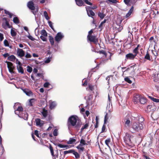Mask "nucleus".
I'll use <instances>...</instances> for the list:
<instances>
[{"instance_id": "f257e3e1", "label": "nucleus", "mask_w": 159, "mask_h": 159, "mask_svg": "<svg viewBox=\"0 0 159 159\" xmlns=\"http://www.w3.org/2000/svg\"><path fill=\"white\" fill-rule=\"evenodd\" d=\"M70 125L74 128L79 129L80 127L81 123L78 117L76 116H72L68 120Z\"/></svg>"}, {"instance_id": "f03ea898", "label": "nucleus", "mask_w": 159, "mask_h": 159, "mask_svg": "<svg viewBox=\"0 0 159 159\" xmlns=\"http://www.w3.org/2000/svg\"><path fill=\"white\" fill-rule=\"evenodd\" d=\"M144 126L143 122H134L132 123L131 128L134 131L139 132L143 129Z\"/></svg>"}, {"instance_id": "7ed1b4c3", "label": "nucleus", "mask_w": 159, "mask_h": 159, "mask_svg": "<svg viewBox=\"0 0 159 159\" xmlns=\"http://www.w3.org/2000/svg\"><path fill=\"white\" fill-rule=\"evenodd\" d=\"M27 6L29 9L33 11L32 12L34 15H35L38 11V7H36L34 6V2L33 1H30L28 3Z\"/></svg>"}, {"instance_id": "20e7f679", "label": "nucleus", "mask_w": 159, "mask_h": 159, "mask_svg": "<svg viewBox=\"0 0 159 159\" xmlns=\"http://www.w3.org/2000/svg\"><path fill=\"white\" fill-rule=\"evenodd\" d=\"M6 62L7 64V67L9 72L11 73H14V70L15 69V67L12 63L10 62L7 61H6Z\"/></svg>"}, {"instance_id": "39448f33", "label": "nucleus", "mask_w": 159, "mask_h": 159, "mask_svg": "<svg viewBox=\"0 0 159 159\" xmlns=\"http://www.w3.org/2000/svg\"><path fill=\"white\" fill-rule=\"evenodd\" d=\"M133 138V136L130 134H126L124 139L125 143L129 145L132 143V139Z\"/></svg>"}, {"instance_id": "423d86ee", "label": "nucleus", "mask_w": 159, "mask_h": 159, "mask_svg": "<svg viewBox=\"0 0 159 159\" xmlns=\"http://www.w3.org/2000/svg\"><path fill=\"white\" fill-rule=\"evenodd\" d=\"M16 63L17 64L16 67L18 72L21 74L24 73V70L21 66L20 62L18 61L17 59H16Z\"/></svg>"}, {"instance_id": "0eeeda50", "label": "nucleus", "mask_w": 159, "mask_h": 159, "mask_svg": "<svg viewBox=\"0 0 159 159\" xmlns=\"http://www.w3.org/2000/svg\"><path fill=\"white\" fill-rule=\"evenodd\" d=\"M63 37V34L61 32H58L55 37V40L58 43Z\"/></svg>"}, {"instance_id": "6e6552de", "label": "nucleus", "mask_w": 159, "mask_h": 159, "mask_svg": "<svg viewBox=\"0 0 159 159\" xmlns=\"http://www.w3.org/2000/svg\"><path fill=\"white\" fill-rule=\"evenodd\" d=\"M86 9L89 16L92 17L95 15L94 12L92 10L89 9V7H86Z\"/></svg>"}, {"instance_id": "1a4fd4ad", "label": "nucleus", "mask_w": 159, "mask_h": 159, "mask_svg": "<svg viewBox=\"0 0 159 159\" xmlns=\"http://www.w3.org/2000/svg\"><path fill=\"white\" fill-rule=\"evenodd\" d=\"M17 55L20 57H22L24 56L25 52L22 49L17 48Z\"/></svg>"}, {"instance_id": "9d476101", "label": "nucleus", "mask_w": 159, "mask_h": 159, "mask_svg": "<svg viewBox=\"0 0 159 159\" xmlns=\"http://www.w3.org/2000/svg\"><path fill=\"white\" fill-rule=\"evenodd\" d=\"M87 38L90 42L96 43L97 41L96 37L95 36L92 35H88Z\"/></svg>"}, {"instance_id": "9b49d317", "label": "nucleus", "mask_w": 159, "mask_h": 159, "mask_svg": "<svg viewBox=\"0 0 159 159\" xmlns=\"http://www.w3.org/2000/svg\"><path fill=\"white\" fill-rule=\"evenodd\" d=\"M18 116L20 117L23 118L25 120H27L28 118V115L25 111L23 112L22 114H18Z\"/></svg>"}, {"instance_id": "f8f14e48", "label": "nucleus", "mask_w": 159, "mask_h": 159, "mask_svg": "<svg viewBox=\"0 0 159 159\" xmlns=\"http://www.w3.org/2000/svg\"><path fill=\"white\" fill-rule=\"evenodd\" d=\"M135 56L134 54L131 53L128 54L126 55L125 57L127 59L133 60L135 57Z\"/></svg>"}, {"instance_id": "ddd939ff", "label": "nucleus", "mask_w": 159, "mask_h": 159, "mask_svg": "<svg viewBox=\"0 0 159 159\" xmlns=\"http://www.w3.org/2000/svg\"><path fill=\"white\" fill-rule=\"evenodd\" d=\"M23 92L25 93L28 96H31L32 95V93L31 91L29 89H25L23 90Z\"/></svg>"}, {"instance_id": "4468645a", "label": "nucleus", "mask_w": 159, "mask_h": 159, "mask_svg": "<svg viewBox=\"0 0 159 159\" xmlns=\"http://www.w3.org/2000/svg\"><path fill=\"white\" fill-rule=\"evenodd\" d=\"M104 10H102L101 11L98 13V15L101 19H103L106 16V14L104 13Z\"/></svg>"}, {"instance_id": "2eb2a0df", "label": "nucleus", "mask_w": 159, "mask_h": 159, "mask_svg": "<svg viewBox=\"0 0 159 159\" xmlns=\"http://www.w3.org/2000/svg\"><path fill=\"white\" fill-rule=\"evenodd\" d=\"M140 96L139 94H137L134 96L133 101L134 103H137L139 101Z\"/></svg>"}, {"instance_id": "dca6fc26", "label": "nucleus", "mask_w": 159, "mask_h": 159, "mask_svg": "<svg viewBox=\"0 0 159 159\" xmlns=\"http://www.w3.org/2000/svg\"><path fill=\"white\" fill-rule=\"evenodd\" d=\"M139 102L142 104H144L147 102V99L144 97L140 96Z\"/></svg>"}, {"instance_id": "f3484780", "label": "nucleus", "mask_w": 159, "mask_h": 159, "mask_svg": "<svg viewBox=\"0 0 159 159\" xmlns=\"http://www.w3.org/2000/svg\"><path fill=\"white\" fill-rule=\"evenodd\" d=\"M131 124V122L129 118H127L125 120V125L126 127H129Z\"/></svg>"}, {"instance_id": "a211bd4d", "label": "nucleus", "mask_w": 159, "mask_h": 159, "mask_svg": "<svg viewBox=\"0 0 159 159\" xmlns=\"http://www.w3.org/2000/svg\"><path fill=\"white\" fill-rule=\"evenodd\" d=\"M23 110V108L21 107H19L15 111V113L18 115L19 114H21Z\"/></svg>"}, {"instance_id": "6ab92c4d", "label": "nucleus", "mask_w": 159, "mask_h": 159, "mask_svg": "<svg viewBox=\"0 0 159 159\" xmlns=\"http://www.w3.org/2000/svg\"><path fill=\"white\" fill-rule=\"evenodd\" d=\"M50 108L51 109L54 108L56 106L57 104L55 102H52L51 100L49 101Z\"/></svg>"}, {"instance_id": "aec40b11", "label": "nucleus", "mask_w": 159, "mask_h": 159, "mask_svg": "<svg viewBox=\"0 0 159 159\" xmlns=\"http://www.w3.org/2000/svg\"><path fill=\"white\" fill-rule=\"evenodd\" d=\"M133 10V7H132L129 11L126 14L125 17L126 18H129Z\"/></svg>"}, {"instance_id": "412c9836", "label": "nucleus", "mask_w": 159, "mask_h": 159, "mask_svg": "<svg viewBox=\"0 0 159 159\" xmlns=\"http://www.w3.org/2000/svg\"><path fill=\"white\" fill-rule=\"evenodd\" d=\"M36 124L37 125L42 126L43 125V121H41L39 119H37L35 120Z\"/></svg>"}, {"instance_id": "4be33fe9", "label": "nucleus", "mask_w": 159, "mask_h": 159, "mask_svg": "<svg viewBox=\"0 0 159 159\" xmlns=\"http://www.w3.org/2000/svg\"><path fill=\"white\" fill-rule=\"evenodd\" d=\"M16 58L13 55L10 56H9L7 58L8 60L12 61H14L15 60Z\"/></svg>"}, {"instance_id": "5701e85b", "label": "nucleus", "mask_w": 159, "mask_h": 159, "mask_svg": "<svg viewBox=\"0 0 159 159\" xmlns=\"http://www.w3.org/2000/svg\"><path fill=\"white\" fill-rule=\"evenodd\" d=\"M76 4L79 6H82L84 3L83 1L82 0H75Z\"/></svg>"}, {"instance_id": "b1692460", "label": "nucleus", "mask_w": 159, "mask_h": 159, "mask_svg": "<svg viewBox=\"0 0 159 159\" xmlns=\"http://www.w3.org/2000/svg\"><path fill=\"white\" fill-rule=\"evenodd\" d=\"M139 45H138L137 47L134 50L133 52L134 54L136 56L138 53L139 47Z\"/></svg>"}, {"instance_id": "393cba45", "label": "nucleus", "mask_w": 159, "mask_h": 159, "mask_svg": "<svg viewBox=\"0 0 159 159\" xmlns=\"http://www.w3.org/2000/svg\"><path fill=\"white\" fill-rule=\"evenodd\" d=\"M42 114L43 115V116L45 117L47 116L48 114L47 111L45 110L44 109H43L41 112Z\"/></svg>"}, {"instance_id": "a878e982", "label": "nucleus", "mask_w": 159, "mask_h": 159, "mask_svg": "<svg viewBox=\"0 0 159 159\" xmlns=\"http://www.w3.org/2000/svg\"><path fill=\"white\" fill-rule=\"evenodd\" d=\"M76 141V140L73 138H70V139L69 140L67 141L68 144H72Z\"/></svg>"}, {"instance_id": "bb28decb", "label": "nucleus", "mask_w": 159, "mask_h": 159, "mask_svg": "<svg viewBox=\"0 0 159 159\" xmlns=\"http://www.w3.org/2000/svg\"><path fill=\"white\" fill-rule=\"evenodd\" d=\"M148 97L153 102L157 103L159 102V99L154 98L150 96H148Z\"/></svg>"}, {"instance_id": "cd10ccee", "label": "nucleus", "mask_w": 159, "mask_h": 159, "mask_svg": "<svg viewBox=\"0 0 159 159\" xmlns=\"http://www.w3.org/2000/svg\"><path fill=\"white\" fill-rule=\"evenodd\" d=\"M11 35L12 37H15L16 35V33L15 31L13 29H11Z\"/></svg>"}, {"instance_id": "c85d7f7f", "label": "nucleus", "mask_w": 159, "mask_h": 159, "mask_svg": "<svg viewBox=\"0 0 159 159\" xmlns=\"http://www.w3.org/2000/svg\"><path fill=\"white\" fill-rule=\"evenodd\" d=\"M41 34L44 36H47V33L45 30H43L41 32Z\"/></svg>"}, {"instance_id": "c756f323", "label": "nucleus", "mask_w": 159, "mask_h": 159, "mask_svg": "<svg viewBox=\"0 0 159 159\" xmlns=\"http://www.w3.org/2000/svg\"><path fill=\"white\" fill-rule=\"evenodd\" d=\"M89 126L88 124L86 123L82 127L81 129V132H82L83 130L84 129H87Z\"/></svg>"}, {"instance_id": "7c9ffc66", "label": "nucleus", "mask_w": 159, "mask_h": 159, "mask_svg": "<svg viewBox=\"0 0 159 159\" xmlns=\"http://www.w3.org/2000/svg\"><path fill=\"white\" fill-rule=\"evenodd\" d=\"M52 57H49L48 58H46L44 60V62L45 63H49L51 61Z\"/></svg>"}, {"instance_id": "2f4dec72", "label": "nucleus", "mask_w": 159, "mask_h": 159, "mask_svg": "<svg viewBox=\"0 0 159 159\" xmlns=\"http://www.w3.org/2000/svg\"><path fill=\"white\" fill-rule=\"evenodd\" d=\"M111 142V140L110 139H107L105 141V143L107 145L109 148H110L109 146V144Z\"/></svg>"}, {"instance_id": "473e14b6", "label": "nucleus", "mask_w": 159, "mask_h": 159, "mask_svg": "<svg viewBox=\"0 0 159 159\" xmlns=\"http://www.w3.org/2000/svg\"><path fill=\"white\" fill-rule=\"evenodd\" d=\"M77 148L78 149L81 151H83L84 149V148L82 147V145H81V144H80L77 147Z\"/></svg>"}, {"instance_id": "72a5a7b5", "label": "nucleus", "mask_w": 159, "mask_h": 159, "mask_svg": "<svg viewBox=\"0 0 159 159\" xmlns=\"http://www.w3.org/2000/svg\"><path fill=\"white\" fill-rule=\"evenodd\" d=\"M58 146L61 148H65L67 149L68 148V146L67 145H64L61 144H59L58 145Z\"/></svg>"}, {"instance_id": "f704fd0d", "label": "nucleus", "mask_w": 159, "mask_h": 159, "mask_svg": "<svg viewBox=\"0 0 159 159\" xmlns=\"http://www.w3.org/2000/svg\"><path fill=\"white\" fill-rule=\"evenodd\" d=\"M43 15L46 19L47 20L49 19V18L47 12L46 11H44Z\"/></svg>"}, {"instance_id": "c9c22d12", "label": "nucleus", "mask_w": 159, "mask_h": 159, "mask_svg": "<svg viewBox=\"0 0 159 159\" xmlns=\"http://www.w3.org/2000/svg\"><path fill=\"white\" fill-rule=\"evenodd\" d=\"M13 21L14 23H15L16 24H18L19 23V20L18 18L16 17H14V18L13 19Z\"/></svg>"}, {"instance_id": "e433bc0d", "label": "nucleus", "mask_w": 159, "mask_h": 159, "mask_svg": "<svg viewBox=\"0 0 159 159\" xmlns=\"http://www.w3.org/2000/svg\"><path fill=\"white\" fill-rule=\"evenodd\" d=\"M73 153L74 154V155L75 156V157L76 158H78L79 157L80 155L77 152L74 151H73Z\"/></svg>"}, {"instance_id": "4c0bfd02", "label": "nucleus", "mask_w": 159, "mask_h": 159, "mask_svg": "<svg viewBox=\"0 0 159 159\" xmlns=\"http://www.w3.org/2000/svg\"><path fill=\"white\" fill-rule=\"evenodd\" d=\"M49 40L51 44L52 45H53L54 43V41L53 38L52 37H50L49 39Z\"/></svg>"}, {"instance_id": "58836bf2", "label": "nucleus", "mask_w": 159, "mask_h": 159, "mask_svg": "<svg viewBox=\"0 0 159 159\" xmlns=\"http://www.w3.org/2000/svg\"><path fill=\"white\" fill-rule=\"evenodd\" d=\"M26 70H27V71H28V72H29L30 73L32 71V68L31 67H30L29 66H28L27 67Z\"/></svg>"}, {"instance_id": "ea45409f", "label": "nucleus", "mask_w": 159, "mask_h": 159, "mask_svg": "<svg viewBox=\"0 0 159 159\" xmlns=\"http://www.w3.org/2000/svg\"><path fill=\"white\" fill-rule=\"evenodd\" d=\"M125 80L129 84H131L132 83V81L131 80H130V79L127 77L125 78Z\"/></svg>"}, {"instance_id": "a19ab883", "label": "nucleus", "mask_w": 159, "mask_h": 159, "mask_svg": "<svg viewBox=\"0 0 159 159\" xmlns=\"http://www.w3.org/2000/svg\"><path fill=\"white\" fill-rule=\"evenodd\" d=\"M48 24L49 26L53 30V27L52 26V23L50 21H48Z\"/></svg>"}, {"instance_id": "79ce46f5", "label": "nucleus", "mask_w": 159, "mask_h": 159, "mask_svg": "<svg viewBox=\"0 0 159 159\" xmlns=\"http://www.w3.org/2000/svg\"><path fill=\"white\" fill-rule=\"evenodd\" d=\"M80 144H81V145H85L86 143L85 141L83 139H81L80 141Z\"/></svg>"}, {"instance_id": "37998d69", "label": "nucleus", "mask_w": 159, "mask_h": 159, "mask_svg": "<svg viewBox=\"0 0 159 159\" xmlns=\"http://www.w3.org/2000/svg\"><path fill=\"white\" fill-rule=\"evenodd\" d=\"M145 59H146L148 60H150V57L149 54L148 52L146 54L145 56L144 57Z\"/></svg>"}, {"instance_id": "c03bdc74", "label": "nucleus", "mask_w": 159, "mask_h": 159, "mask_svg": "<svg viewBox=\"0 0 159 159\" xmlns=\"http://www.w3.org/2000/svg\"><path fill=\"white\" fill-rule=\"evenodd\" d=\"M73 150H70L68 151H64V153L65 154H67L68 153H73Z\"/></svg>"}, {"instance_id": "a18cd8bd", "label": "nucleus", "mask_w": 159, "mask_h": 159, "mask_svg": "<svg viewBox=\"0 0 159 159\" xmlns=\"http://www.w3.org/2000/svg\"><path fill=\"white\" fill-rule=\"evenodd\" d=\"M83 1L85 2V3L88 5L92 6L93 5V4L92 3H91L89 2V1L88 0H83Z\"/></svg>"}, {"instance_id": "49530a36", "label": "nucleus", "mask_w": 159, "mask_h": 159, "mask_svg": "<svg viewBox=\"0 0 159 159\" xmlns=\"http://www.w3.org/2000/svg\"><path fill=\"white\" fill-rule=\"evenodd\" d=\"M46 36H44L41 35L40 36L41 39L43 41H46L47 40V39L45 37Z\"/></svg>"}, {"instance_id": "de8ad7c7", "label": "nucleus", "mask_w": 159, "mask_h": 159, "mask_svg": "<svg viewBox=\"0 0 159 159\" xmlns=\"http://www.w3.org/2000/svg\"><path fill=\"white\" fill-rule=\"evenodd\" d=\"M34 100V99H30L29 100V101L28 102V105L29 106H32V103L33 102V101Z\"/></svg>"}, {"instance_id": "09e8293b", "label": "nucleus", "mask_w": 159, "mask_h": 159, "mask_svg": "<svg viewBox=\"0 0 159 159\" xmlns=\"http://www.w3.org/2000/svg\"><path fill=\"white\" fill-rule=\"evenodd\" d=\"M53 135L54 136H57L58 134L57 130V129H55L53 132Z\"/></svg>"}, {"instance_id": "8fccbe9b", "label": "nucleus", "mask_w": 159, "mask_h": 159, "mask_svg": "<svg viewBox=\"0 0 159 159\" xmlns=\"http://www.w3.org/2000/svg\"><path fill=\"white\" fill-rule=\"evenodd\" d=\"M108 1L112 3H116L117 2V0H107L106 1V2L108 3Z\"/></svg>"}, {"instance_id": "3c124183", "label": "nucleus", "mask_w": 159, "mask_h": 159, "mask_svg": "<svg viewBox=\"0 0 159 159\" xmlns=\"http://www.w3.org/2000/svg\"><path fill=\"white\" fill-rule=\"evenodd\" d=\"M5 12L6 14L8 15L10 18H11V14L8 11H7L6 10H5Z\"/></svg>"}, {"instance_id": "603ef678", "label": "nucleus", "mask_w": 159, "mask_h": 159, "mask_svg": "<svg viewBox=\"0 0 159 159\" xmlns=\"http://www.w3.org/2000/svg\"><path fill=\"white\" fill-rule=\"evenodd\" d=\"M50 149L51 155H52V156H54V152H53V149L52 148V147L50 146Z\"/></svg>"}, {"instance_id": "864d4df0", "label": "nucleus", "mask_w": 159, "mask_h": 159, "mask_svg": "<svg viewBox=\"0 0 159 159\" xmlns=\"http://www.w3.org/2000/svg\"><path fill=\"white\" fill-rule=\"evenodd\" d=\"M89 89L90 90L92 91L93 89L94 86L92 85V84H89Z\"/></svg>"}, {"instance_id": "5fc2aeb1", "label": "nucleus", "mask_w": 159, "mask_h": 159, "mask_svg": "<svg viewBox=\"0 0 159 159\" xmlns=\"http://www.w3.org/2000/svg\"><path fill=\"white\" fill-rule=\"evenodd\" d=\"M25 57L26 58H31L32 57V56L29 53L27 52L25 56Z\"/></svg>"}, {"instance_id": "6e6d98bb", "label": "nucleus", "mask_w": 159, "mask_h": 159, "mask_svg": "<svg viewBox=\"0 0 159 159\" xmlns=\"http://www.w3.org/2000/svg\"><path fill=\"white\" fill-rule=\"evenodd\" d=\"M4 45L6 46H9V44L8 42L6 40H4Z\"/></svg>"}, {"instance_id": "4d7b16f0", "label": "nucleus", "mask_w": 159, "mask_h": 159, "mask_svg": "<svg viewBox=\"0 0 159 159\" xmlns=\"http://www.w3.org/2000/svg\"><path fill=\"white\" fill-rule=\"evenodd\" d=\"M106 22V20L105 19L103 21H102L100 23V25H99V27L100 28L101 26H102V25L105 23Z\"/></svg>"}, {"instance_id": "13d9d810", "label": "nucleus", "mask_w": 159, "mask_h": 159, "mask_svg": "<svg viewBox=\"0 0 159 159\" xmlns=\"http://www.w3.org/2000/svg\"><path fill=\"white\" fill-rule=\"evenodd\" d=\"M152 53L154 56L156 58L157 56V53L156 51H152Z\"/></svg>"}, {"instance_id": "bf43d9fd", "label": "nucleus", "mask_w": 159, "mask_h": 159, "mask_svg": "<svg viewBox=\"0 0 159 159\" xmlns=\"http://www.w3.org/2000/svg\"><path fill=\"white\" fill-rule=\"evenodd\" d=\"M49 84L48 82H46L44 84V87L47 88L49 85Z\"/></svg>"}, {"instance_id": "052dcab7", "label": "nucleus", "mask_w": 159, "mask_h": 159, "mask_svg": "<svg viewBox=\"0 0 159 159\" xmlns=\"http://www.w3.org/2000/svg\"><path fill=\"white\" fill-rule=\"evenodd\" d=\"M27 37L29 39L31 40H34V39L33 37L30 35H29L28 36H27Z\"/></svg>"}, {"instance_id": "680f3d73", "label": "nucleus", "mask_w": 159, "mask_h": 159, "mask_svg": "<svg viewBox=\"0 0 159 159\" xmlns=\"http://www.w3.org/2000/svg\"><path fill=\"white\" fill-rule=\"evenodd\" d=\"M97 7L96 5H94L93 7H89V9H94L97 8Z\"/></svg>"}, {"instance_id": "e2e57ef3", "label": "nucleus", "mask_w": 159, "mask_h": 159, "mask_svg": "<svg viewBox=\"0 0 159 159\" xmlns=\"http://www.w3.org/2000/svg\"><path fill=\"white\" fill-rule=\"evenodd\" d=\"M36 75L37 77H41L43 76L42 74L40 73L37 74Z\"/></svg>"}, {"instance_id": "0e129e2a", "label": "nucleus", "mask_w": 159, "mask_h": 159, "mask_svg": "<svg viewBox=\"0 0 159 159\" xmlns=\"http://www.w3.org/2000/svg\"><path fill=\"white\" fill-rule=\"evenodd\" d=\"M105 126L104 125H103L102 128L101 132L102 133L104 132L105 131Z\"/></svg>"}, {"instance_id": "69168bd1", "label": "nucleus", "mask_w": 159, "mask_h": 159, "mask_svg": "<svg viewBox=\"0 0 159 159\" xmlns=\"http://www.w3.org/2000/svg\"><path fill=\"white\" fill-rule=\"evenodd\" d=\"M3 39V34L0 33V40L2 41Z\"/></svg>"}, {"instance_id": "338daca9", "label": "nucleus", "mask_w": 159, "mask_h": 159, "mask_svg": "<svg viewBox=\"0 0 159 159\" xmlns=\"http://www.w3.org/2000/svg\"><path fill=\"white\" fill-rule=\"evenodd\" d=\"M34 134L37 137H39L38 134V131L37 130H35L34 131Z\"/></svg>"}, {"instance_id": "774afa93", "label": "nucleus", "mask_w": 159, "mask_h": 159, "mask_svg": "<svg viewBox=\"0 0 159 159\" xmlns=\"http://www.w3.org/2000/svg\"><path fill=\"white\" fill-rule=\"evenodd\" d=\"M130 1V0H124V2L126 4L128 5L129 4Z\"/></svg>"}]
</instances>
